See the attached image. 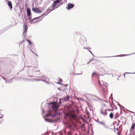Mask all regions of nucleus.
<instances>
[{
	"mask_svg": "<svg viewBox=\"0 0 135 135\" xmlns=\"http://www.w3.org/2000/svg\"><path fill=\"white\" fill-rule=\"evenodd\" d=\"M42 113H44V110L43 109H42Z\"/></svg>",
	"mask_w": 135,
	"mask_h": 135,
	"instance_id": "nucleus-55",
	"label": "nucleus"
},
{
	"mask_svg": "<svg viewBox=\"0 0 135 135\" xmlns=\"http://www.w3.org/2000/svg\"><path fill=\"white\" fill-rule=\"evenodd\" d=\"M57 89L58 90H60L61 91H64V90H63V89H62V90H61V89L59 87L57 88Z\"/></svg>",
	"mask_w": 135,
	"mask_h": 135,
	"instance_id": "nucleus-36",
	"label": "nucleus"
},
{
	"mask_svg": "<svg viewBox=\"0 0 135 135\" xmlns=\"http://www.w3.org/2000/svg\"><path fill=\"white\" fill-rule=\"evenodd\" d=\"M42 17L41 16H40L39 17H36L35 18L36 20H37V22H38L42 20Z\"/></svg>",
	"mask_w": 135,
	"mask_h": 135,
	"instance_id": "nucleus-15",
	"label": "nucleus"
},
{
	"mask_svg": "<svg viewBox=\"0 0 135 135\" xmlns=\"http://www.w3.org/2000/svg\"><path fill=\"white\" fill-rule=\"evenodd\" d=\"M116 130H117V131H118V130H119V129H118V128H116Z\"/></svg>",
	"mask_w": 135,
	"mask_h": 135,
	"instance_id": "nucleus-60",
	"label": "nucleus"
},
{
	"mask_svg": "<svg viewBox=\"0 0 135 135\" xmlns=\"http://www.w3.org/2000/svg\"><path fill=\"white\" fill-rule=\"evenodd\" d=\"M88 51L90 52L91 54L93 56H94V55L93 54L92 52H91V51L89 50H88Z\"/></svg>",
	"mask_w": 135,
	"mask_h": 135,
	"instance_id": "nucleus-46",
	"label": "nucleus"
},
{
	"mask_svg": "<svg viewBox=\"0 0 135 135\" xmlns=\"http://www.w3.org/2000/svg\"><path fill=\"white\" fill-rule=\"evenodd\" d=\"M39 78L41 79L45 78L46 80H47L48 79L47 77L45 76V75H43L42 76H40L39 77Z\"/></svg>",
	"mask_w": 135,
	"mask_h": 135,
	"instance_id": "nucleus-18",
	"label": "nucleus"
},
{
	"mask_svg": "<svg viewBox=\"0 0 135 135\" xmlns=\"http://www.w3.org/2000/svg\"><path fill=\"white\" fill-rule=\"evenodd\" d=\"M83 49H91V48H90V47H84L83 48Z\"/></svg>",
	"mask_w": 135,
	"mask_h": 135,
	"instance_id": "nucleus-37",
	"label": "nucleus"
},
{
	"mask_svg": "<svg viewBox=\"0 0 135 135\" xmlns=\"http://www.w3.org/2000/svg\"><path fill=\"white\" fill-rule=\"evenodd\" d=\"M98 84L102 88L103 92V94L104 96H105L107 94V86L108 84L106 83H104L102 81H100L99 80L98 81Z\"/></svg>",
	"mask_w": 135,
	"mask_h": 135,
	"instance_id": "nucleus-2",
	"label": "nucleus"
},
{
	"mask_svg": "<svg viewBox=\"0 0 135 135\" xmlns=\"http://www.w3.org/2000/svg\"><path fill=\"white\" fill-rule=\"evenodd\" d=\"M28 76V77H35V76H32V75H30V76Z\"/></svg>",
	"mask_w": 135,
	"mask_h": 135,
	"instance_id": "nucleus-49",
	"label": "nucleus"
},
{
	"mask_svg": "<svg viewBox=\"0 0 135 135\" xmlns=\"http://www.w3.org/2000/svg\"><path fill=\"white\" fill-rule=\"evenodd\" d=\"M112 95H113L112 93H111L110 94V98L111 99V101L112 102H113V98Z\"/></svg>",
	"mask_w": 135,
	"mask_h": 135,
	"instance_id": "nucleus-23",
	"label": "nucleus"
},
{
	"mask_svg": "<svg viewBox=\"0 0 135 135\" xmlns=\"http://www.w3.org/2000/svg\"><path fill=\"white\" fill-rule=\"evenodd\" d=\"M96 74V73L95 72H94L93 73H92V77L93 75L95 74Z\"/></svg>",
	"mask_w": 135,
	"mask_h": 135,
	"instance_id": "nucleus-45",
	"label": "nucleus"
},
{
	"mask_svg": "<svg viewBox=\"0 0 135 135\" xmlns=\"http://www.w3.org/2000/svg\"><path fill=\"white\" fill-rule=\"evenodd\" d=\"M59 4H57L56 5V7H58V6H59Z\"/></svg>",
	"mask_w": 135,
	"mask_h": 135,
	"instance_id": "nucleus-64",
	"label": "nucleus"
},
{
	"mask_svg": "<svg viewBox=\"0 0 135 135\" xmlns=\"http://www.w3.org/2000/svg\"><path fill=\"white\" fill-rule=\"evenodd\" d=\"M31 17H29L28 18V19L30 21L31 20Z\"/></svg>",
	"mask_w": 135,
	"mask_h": 135,
	"instance_id": "nucleus-47",
	"label": "nucleus"
},
{
	"mask_svg": "<svg viewBox=\"0 0 135 135\" xmlns=\"http://www.w3.org/2000/svg\"><path fill=\"white\" fill-rule=\"evenodd\" d=\"M125 74H124V73L123 74V75H124V78L125 77Z\"/></svg>",
	"mask_w": 135,
	"mask_h": 135,
	"instance_id": "nucleus-61",
	"label": "nucleus"
},
{
	"mask_svg": "<svg viewBox=\"0 0 135 135\" xmlns=\"http://www.w3.org/2000/svg\"><path fill=\"white\" fill-rule=\"evenodd\" d=\"M118 105L119 107H120V106L121 105L119 104L118 103Z\"/></svg>",
	"mask_w": 135,
	"mask_h": 135,
	"instance_id": "nucleus-51",
	"label": "nucleus"
},
{
	"mask_svg": "<svg viewBox=\"0 0 135 135\" xmlns=\"http://www.w3.org/2000/svg\"><path fill=\"white\" fill-rule=\"evenodd\" d=\"M26 68L32 67V66H26Z\"/></svg>",
	"mask_w": 135,
	"mask_h": 135,
	"instance_id": "nucleus-44",
	"label": "nucleus"
},
{
	"mask_svg": "<svg viewBox=\"0 0 135 135\" xmlns=\"http://www.w3.org/2000/svg\"><path fill=\"white\" fill-rule=\"evenodd\" d=\"M129 54H122V55H117L115 56H102V57H100V58H103L110 57H120V56H122V55L123 56H129Z\"/></svg>",
	"mask_w": 135,
	"mask_h": 135,
	"instance_id": "nucleus-7",
	"label": "nucleus"
},
{
	"mask_svg": "<svg viewBox=\"0 0 135 135\" xmlns=\"http://www.w3.org/2000/svg\"><path fill=\"white\" fill-rule=\"evenodd\" d=\"M13 79H14V78H12L10 80H9L8 81H6V83H11V82H10V81H11Z\"/></svg>",
	"mask_w": 135,
	"mask_h": 135,
	"instance_id": "nucleus-26",
	"label": "nucleus"
},
{
	"mask_svg": "<svg viewBox=\"0 0 135 135\" xmlns=\"http://www.w3.org/2000/svg\"><path fill=\"white\" fill-rule=\"evenodd\" d=\"M57 4V2L56 1H54L53 3L52 4L53 5V7L54 6H56Z\"/></svg>",
	"mask_w": 135,
	"mask_h": 135,
	"instance_id": "nucleus-21",
	"label": "nucleus"
},
{
	"mask_svg": "<svg viewBox=\"0 0 135 135\" xmlns=\"http://www.w3.org/2000/svg\"><path fill=\"white\" fill-rule=\"evenodd\" d=\"M53 10V9L52 8V7H50L47 10V11L48 12H48L47 14L46 15H47L49 13H50Z\"/></svg>",
	"mask_w": 135,
	"mask_h": 135,
	"instance_id": "nucleus-16",
	"label": "nucleus"
},
{
	"mask_svg": "<svg viewBox=\"0 0 135 135\" xmlns=\"http://www.w3.org/2000/svg\"><path fill=\"white\" fill-rule=\"evenodd\" d=\"M47 112L48 113L46 114L45 116L44 117V118L45 120L47 122L51 123H54L56 122H57L59 119L57 118L55 120H50L49 118V117H51L52 118H55L56 117V118H59V116L60 115V113L59 112H57L53 114H51V110H48Z\"/></svg>",
	"mask_w": 135,
	"mask_h": 135,
	"instance_id": "nucleus-1",
	"label": "nucleus"
},
{
	"mask_svg": "<svg viewBox=\"0 0 135 135\" xmlns=\"http://www.w3.org/2000/svg\"><path fill=\"white\" fill-rule=\"evenodd\" d=\"M100 113H101L103 114V115H104V113L103 110V108H101L100 110Z\"/></svg>",
	"mask_w": 135,
	"mask_h": 135,
	"instance_id": "nucleus-29",
	"label": "nucleus"
},
{
	"mask_svg": "<svg viewBox=\"0 0 135 135\" xmlns=\"http://www.w3.org/2000/svg\"><path fill=\"white\" fill-rule=\"evenodd\" d=\"M59 81L60 83H61L62 82V79L60 78L59 80Z\"/></svg>",
	"mask_w": 135,
	"mask_h": 135,
	"instance_id": "nucleus-33",
	"label": "nucleus"
},
{
	"mask_svg": "<svg viewBox=\"0 0 135 135\" xmlns=\"http://www.w3.org/2000/svg\"><path fill=\"white\" fill-rule=\"evenodd\" d=\"M47 104L50 106L51 105V110L54 112L56 111L59 106L58 105V103L55 102H51L50 103H47Z\"/></svg>",
	"mask_w": 135,
	"mask_h": 135,
	"instance_id": "nucleus-3",
	"label": "nucleus"
},
{
	"mask_svg": "<svg viewBox=\"0 0 135 135\" xmlns=\"http://www.w3.org/2000/svg\"><path fill=\"white\" fill-rule=\"evenodd\" d=\"M3 78V79L4 80H6V79H5V78H4L3 77H2Z\"/></svg>",
	"mask_w": 135,
	"mask_h": 135,
	"instance_id": "nucleus-53",
	"label": "nucleus"
},
{
	"mask_svg": "<svg viewBox=\"0 0 135 135\" xmlns=\"http://www.w3.org/2000/svg\"><path fill=\"white\" fill-rule=\"evenodd\" d=\"M27 16L30 17L31 15V11L29 8H28L27 9Z\"/></svg>",
	"mask_w": 135,
	"mask_h": 135,
	"instance_id": "nucleus-12",
	"label": "nucleus"
},
{
	"mask_svg": "<svg viewBox=\"0 0 135 135\" xmlns=\"http://www.w3.org/2000/svg\"><path fill=\"white\" fill-rule=\"evenodd\" d=\"M47 11H46L45 12L43 13L42 14L41 16L42 17L43 16H46V13L47 12Z\"/></svg>",
	"mask_w": 135,
	"mask_h": 135,
	"instance_id": "nucleus-20",
	"label": "nucleus"
},
{
	"mask_svg": "<svg viewBox=\"0 0 135 135\" xmlns=\"http://www.w3.org/2000/svg\"><path fill=\"white\" fill-rule=\"evenodd\" d=\"M114 114L113 113L111 112V113L109 114V117L111 119H112L113 118L114 116Z\"/></svg>",
	"mask_w": 135,
	"mask_h": 135,
	"instance_id": "nucleus-19",
	"label": "nucleus"
},
{
	"mask_svg": "<svg viewBox=\"0 0 135 135\" xmlns=\"http://www.w3.org/2000/svg\"><path fill=\"white\" fill-rule=\"evenodd\" d=\"M61 4H59V6H58V7H56V6H54V7H53V5H52V8L53 10H55V9L59 7L60 5L62 4H63V3H62V2H61Z\"/></svg>",
	"mask_w": 135,
	"mask_h": 135,
	"instance_id": "nucleus-17",
	"label": "nucleus"
},
{
	"mask_svg": "<svg viewBox=\"0 0 135 135\" xmlns=\"http://www.w3.org/2000/svg\"><path fill=\"white\" fill-rule=\"evenodd\" d=\"M109 105H110V106L113 109H105V111H104V115H107V112H106V111L107 110H108L109 111H113L114 110V108L113 107H112V105L111 104L109 103Z\"/></svg>",
	"mask_w": 135,
	"mask_h": 135,
	"instance_id": "nucleus-9",
	"label": "nucleus"
},
{
	"mask_svg": "<svg viewBox=\"0 0 135 135\" xmlns=\"http://www.w3.org/2000/svg\"><path fill=\"white\" fill-rule=\"evenodd\" d=\"M37 22V20H36L35 18L32 19L30 21V23H36Z\"/></svg>",
	"mask_w": 135,
	"mask_h": 135,
	"instance_id": "nucleus-13",
	"label": "nucleus"
},
{
	"mask_svg": "<svg viewBox=\"0 0 135 135\" xmlns=\"http://www.w3.org/2000/svg\"><path fill=\"white\" fill-rule=\"evenodd\" d=\"M135 126V123H133L132 124V126L131 127V129H132V130H133Z\"/></svg>",
	"mask_w": 135,
	"mask_h": 135,
	"instance_id": "nucleus-22",
	"label": "nucleus"
},
{
	"mask_svg": "<svg viewBox=\"0 0 135 135\" xmlns=\"http://www.w3.org/2000/svg\"><path fill=\"white\" fill-rule=\"evenodd\" d=\"M126 110L128 111L129 112L133 113H135L134 112H133L132 111H131L129 110H128V109H127Z\"/></svg>",
	"mask_w": 135,
	"mask_h": 135,
	"instance_id": "nucleus-40",
	"label": "nucleus"
},
{
	"mask_svg": "<svg viewBox=\"0 0 135 135\" xmlns=\"http://www.w3.org/2000/svg\"><path fill=\"white\" fill-rule=\"evenodd\" d=\"M86 41V38L83 36L81 37L79 40V42L81 44H83Z\"/></svg>",
	"mask_w": 135,
	"mask_h": 135,
	"instance_id": "nucleus-6",
	"label": "nucleus"
},
{
	"mask_svg": "<svg viewBox=\"0 0 135 135\" xmlns=\"http://www.w3.org/2000/svg\"><path fill=\"white\" fill-rule=\"evenodd\" d=\"M23 34L24 35V36L25 37L26 36V35L25 34L24 35V34L27 31V30L28 29V26H27V24L26 23H24L23 25Z\"/></svg>",
	"mask_w": 135,
	"mask_h": 135,
	"instance_id": "nucleus-4",
	"label": "nucleus"
},
{
	"mask_svg": "<svg viewBox=\"0 0 135 135\" xmlns=\"http://www.w3.org/2000/svg\"><path fill=\"white\" fill-rule=\"evenodd\" d=\"M9 28V26L6 27L0 30V35L2 33L5 31L8 30Z\"/></svg>",
	"mask_w": 135,
	"mask_h": 135,
	"instance_id": "nucleus-11",
	"label": "nucleus"
},
{
	"mask_svg": "<svg viewBox=\"0 0 135 135\" xmlns=\"http://www.w3.org/2000/svg\"><path fill=\"white\" fill-rule=\"evenodd\" d=\"M67 135H72V133L70 131H69L67 133Z\"/></svg>",
	"mask_w": 135,
	"mask_h": 135,
	"instance_id": "nucleus-24",
	"label": "nucleus"
},
{
	"mask_svg": "<svg viewBox=\"0 0 135 135\" xmlns=\"http://www.w3.org/2000/svg\"><path fill=\"white\" fill-rule=\"evenodd\" d=\"M74 6V4L71 3H69L67 6V7H66V9L69 10L70 9H71L73 8Z\"/></svg>",
	"mask_w": 135,
	"mask_h": 135,
	"instance_id": "nucleus-8",
	"label": "nucleus"
},
{
	"mask_svg": "<svg viewBox=\"0 0 135 135\" xmlns=\"http://www.w3.org/2000/svg\"><path fill=\"white\" fill-rule=\"evenodd\" d=\"M57 83V84H60V85H62V83H60V82H58V83Z\"/></svg>",
	"mask_w": 135,
	"mask_h": 135,
	"instance_id": "nucleus-48",
	"label": "nucleus"
},
{
	"mask_svg": "<svg viewBox=\"0 0 135 135\" xmlns=\"http://www.w3.org/2000/svg\"><path fill=\"white\" fill-rule=\"evenodd\" d=\"M41 81H42L44 82H46V81L45 80L41 79Z\"/></svg>",
	"mask_w": 135,
	"mask_h": 135,
	"instance_id": "nucleus-43",
	"label": "nucleus"
},
{
	"mask_svg": "<svg viewBox=\"0 0 135 135\" xmlns=\"http://www.w3.org/2000/svg\"><path fill=\"white\" fill-rule=\"evenodd\" d=\"M120 108L122 109L123 110L125 109V108L124 107H123V106H122V105L121 106H120Z\"/></svg>",
	"mask_w": 135,
	"mask_h": 135,
	"instance_id": "nucleus-31",
	"label": "nucleus"
},
{
	"mask_svg": "<svg viewBox=\"0 0 135 135\" xmlns=\"http://www.w3.org/2000/svg\"><path fill=\"white\" fill-rule=\"evenodd\" d=\"M135 74V72L134 73H131L126 72L124 73V74Z\"/></svg>",
	"mask_w": 135,
	"mask_h": 135,
	"instance_id": "nucleus-32",
	"label": "nucleus"
},
{
	"mask_svg": "<svg viewBox=\"0 0 135 135\" xmlns=\"http://www.w3.org/2000/svg\"><path fill=\"white\" fill-rule=\"evenodd\" d=\"M3 116L2 115L1 117H0V119L2 118H3Z\"/></svg>",
	"mask_w": 135,
	"mask_h": 135,
	"instance_id": "nucleus-59",
	"label": "nucleus"
},
{
	"mask_svg": "<svg viewBox=\"0 0 135 135\" xmlns=\"http://www.w3.org/2000/svg\"><path fill=\"white\" fill-rule=\"evenodd\" d=\"M40 9H43V10H44V9H43V8L42 7H40Z\"/></svg>",
	"mask_w": 135,
	"mask_h": 135,
	"instance_id": "nucleus-58",
	"label": "nucleus"
},
{
	"mask_svg": "<svg viewBox=\"0 0 135 135\" xmlns=\"http://www.w3.org/2000/svg\"><path fill=\"white\" fill-rule=\"evenodd\" d=\"M100 113H101L103 114V115H104V113L103 110V108H101L100 110Z\"/></svg>",
	"mask_w": 135,
	"mask_h": 135,
	"instance_id": "nucleus-28",
	"label": "nucleus"
},
{
	"mask_svg": "<svg viewBox=\"0 0 135 135\" xmlns=\"http://www.w3.org/2000/svg\"><path fill=\"white\" fill-rule=\"evenodd\" d=\"M98 122L100 124H102L103 125H104V123L103 122H99V119H98Z\"/></svg>",
	"mask_w": 135,
	"mask_h": 135,
	"instance_id": "nucleus-27",
	"label": "nucleus"
},
{
	"mask_svg": "<svg viewBox=\"0 0 135 135\" xmlns=\"http://www.w3.org/2000/svg\"><path fill=\"white\" fill-rule=\"evenodd\" d=\"M56 1L57 2V4L60 3V4L61 3V2H60V0H56Z\"/></svg>",
	"mask_w": 135,
	"mask_h": 135,
	"instance_id": "nucleus-30",
	"label": "nucleus"
},
{
	"mask_svg": "<svg viewBox=\"0 0 135 135\" xmlns=\"http://www.w3.org/2000/svg\"><path fill=\"white\" fill-rule=\"evenodd\" d=\"M30 50H31V51H32V52H33L34 54L35 55H36V56H37V57H38V55H37V54H35L32 51V50H31V49L30 48Z\"/></svg>",
	"mask_w": 135,
	"mask_h": 135,
	"instance_id": "nucleus-39",
	"label": "nucleus"
},
{
	"mask_svg": "<svg viewBox=\"0 0 135 135\" xmlns=\"http://www.w3.org/2000/svg\"><path fill=\"white\" fill-rule=\"evenodd\" d=\"M34 68H37L38 67V65L37 64L35 65V66H34Z\"/></svg>",
	"mask_w": 135,
	"mask_h": 135,
	"instance_id": "nucleus-41",
	"label": "nucleus"
},
{
	"mask_svg": "<svg viewBox=\"0 0 135 135\" xmlns=\"http://www.w3.org/2000/svg\"><path fill=\"white\" fill-rule=\"evenodd\" d=\"M82 74V73H79V74H78V75H81Z\"/></svg>",
	"mask_w": 135,
	"mask_h": 135,
	"instance_id": "nucleus-62",
	"label": "nucleus"
},
{
	"mask_svg": "<svg viewBox=\"0 0 135 135\" xmlns=\"http://www.w3.org/2000/svg\"><path fill=\"white\" fill-rule=\"evenodd\" d=\"M26 41L28 42V43L29 44V45H31V44L32 43L30 40H27Z\"/></svg>",
	"mask_w": 135,
	"mask_h": 135,
	"instance_id": "nucleus-25",
	"label": "nucleus"
},
{
	"mask_svg": "<svg viewBox=\"0 0 135 135\" xmlns=\"http://www.w3.org/2000/svg\"><path fill=\"white\" fill-rule=\"evenodd\" d=\"M62 84V85L63 86H65V87H66L68 86V84Z\"/></svg>",
	"mask_w": 135,
	"mask_h": 135,
	"instance_id": "nucleus-38",
	"label": "nucleus"
},
{
	"mask_svg": "<svg viewBox=\"0 0 135 135\" xmlns=\"http://www.w3.org/2000/svg\"><path fill=\"white\" fill-rule=\"evenodd\" d=\"M34 80H35L36 81H41V79H35Z\"/></svg>",
	"mask_w": 135,
	"mask_h": 135,
	"instance_id": "nucleus-34",
	"label": "nucleus"
},
{
	"mask_svg": "<svg viewBox=\"0 0 135 135\" xmlns=\"http://www.w3.org/2000/svg\"><path fill=\"white\" fill-rule=\"evenodd\" d=\"M70 98V96H67L66 97H64L63 98L60 99L59 100H62L64 101H68Z\"/></svg>",
	"mask_w": 135,
	"mask_h": 135,
	"instance_id": "nucleus-10",
	"label": "nucleus"
},
{
	"mask_svg": "<svg viewBox=\"0 0 135 135\" xmlns=\"http://www.w3.org/2000/svg\"><path fill=\"white\" fill-rule=\"evenodd\" d=\"M118 116L117 115H115V117H114V118L115 119H116L117 118H118Z\"/></svg>",
	"mask_w": 135,
	"mask_h": 135,
	"instance_id": "nucleus-42",
	"label": "nucleus"
},
{
	"mask_svg": "<svg viewBox=\"0 0 135 135\" xmlns=\"http://www.w3.org/2000/svg\"><path fill=\"white\" fill-rule=\"evenodd\" d=\"M93 59H90V61H89V62H91V61H93Z\"/></svg>",
	"mask_w": 135,
	"mask_h": 135,
	"instance_id": "nucleus-52",
	"label": "nucleus"
},
{
	"mask_svg": "<svg viewBox=\"0 0 135 135\" xmlns=\"http://www.w3.org/2000/svg\"><path fill=\"white\" fill-rule=\"evenodd\" d=\"M32 10L33 12L38 13H41L42 12L41 10H40L38 8H33Z\"/></svg>",
	"mask_w": 135,
	"mask_h": 135,
	"instance_id": "nucleus-5",
	"label": "nucleus"
},
{
	"mask_svg": "<svg viewBox=\"0 0 135 135\" xmlns=\"http://www.w3.org/2000/svg\"><path fill=\"white\" fill-rule=\"evenodd\" d=\"M59 134L60 135H62V134H61V132H59Z\"/></svg>",
	"mask_w": 135,
	"mask_h": 135,
	"instance_id": "nucleus-57",
	"label": "nucleus"
},
{
	"mask_svg": "<svg viewBox=\"0 0 135 135\" xmlns=\"http://www.w3.org/2000/svg\"><path fill=\"white\" fill-rule=\"evenodd\" d=\"M104 126V128H105L108 129V127L107 126L105 125V124H104V125H103Z\"/></svg>",
	"mask_w": 135,
	"mask_h": 135,
	"instance_id": "nucleus-35",
	"label": "nucleus"
},
{
	"mask_svg": "<svg viewBox=\"0 0 135 135\" xmlns=\"http://www.w3.org/2000/svg\"><path fill=\"white\" fill-rule=\"evenodd\" d=\"M23 15H24V18H25V17L26 16V13H24V14H23Z\"/></svg>",
	"mask_w": 135,
	"mask_h": 135,
	"instance_id": "nucleus-56",
	"label": "nucleus"
},
{
	"mask_svg": "<svg viewBox=\"0 0 135 135\" xmlns=\"http://www.w3.org/2000/svg\"><path fill=\"white\" fill-rule=\"evenodd\" d=\"M117 135H120L119 133L118 132V133H117Z\"/></svg>",
	"mask_w": 135,
	"mask_h": 135,
	"instance_id": "nucleus-63",
	"label": "nucleus"
},
{
	"mask_svg": "<svg viewBox=\"0 0 135 135\" xmlns=\"http://www.w3.org/2000/svg\"><path fill=\"white\" fill-rule=\"evenodd\" d=\"M8 5L9 6L10 8L11 9L12 7V2L11 1H9L8 2Z\"/></svg>",
	"mask_w": 135,
	"mask_h": 135,
	"instance_id": "nucleus-14",
	"label": "nucleus"
},
{
	"mask_svg": "<svg viewBox=\"0 0 135 135\" xmlns=\"http://www.w3.org/2000/svg\"><path fill=\"white\" fill-rule=\"evenodd\" d=\"M26 80H30V81H32L33 80L32 79H26Z\"/></svg>",
	"mask_w": 135,
	"mask_h": 135,
	"instance_id": "nucleus-50",
	"label": "nucleus"
},
{
	"mask_svg": "<svg viewBox=\"0 0 135 135\" xmlns=\"http://www.w3.org/2000/svg\"><path fill=\"white\" fill-rule=\"evenodd\" d=\"M61 100H60V101H59V104H60L61 103Z\"/></svg>",
	"mask_w": 135,
	"mask_h": 135,
	"instance_id": "nucleus-54",
	"label": "nucleus"
}]
</instances>
